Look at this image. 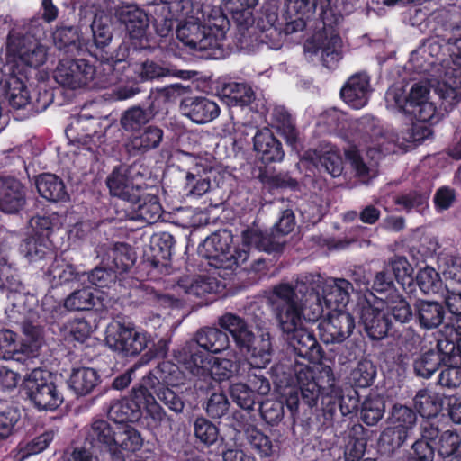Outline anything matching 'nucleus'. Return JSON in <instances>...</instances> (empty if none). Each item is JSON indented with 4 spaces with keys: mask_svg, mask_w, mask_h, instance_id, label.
I'll list each match as a JSON object with an SVG mask.
<instances>
[{
    "mask_svg": "<svg viewBox=\"0 0 461 461\" xmlns=\"http://www.w3.org/2000/svg\"><path fill=\"white\" fill-rule=\"evenodd\" d=\"M352 291V284L344 278L304 273L294 285H275L268 302L285 339L300 356L308 357L318 352V344L305 322L317 321L325 311L344 310Z\"/></svg>",
    "mask_w": 461,
    "mask_h": 461,
    "instance_id": "obj_1",
    "label": "nucleus"
},
{
    "mask_svg": "<svg viewBox=\"0 0 461 461\" xmlns=\"http://www.w3.org/2000/svg\"><path fill=\"white\" fill-rule=\"evenodd\" d=\"M176 21V37L185 46L196 50L221 46L228 30L226 17L210 5L191 0H162Z\"/></svg>",
    "mask_w": 461,
    "mask_h": 461,
    "instance_id": "obj_2",
    "label": "nucleus"
},
{
    "mask_svg": "<svg viewBox=\"0 0 461 461\" xmlns=\"http://www.w3.org/2000/svg\"><path fill=\"white\" fill-rule=\"evenodd\" d=\"M451 62L438 63L442 49L437 38L427 40L411 53V61L420 73L432 74L431 86L442 100L445 110L461 100V37L450 49Z\"/></svg>",
    "mask_w": 461,
    "mask_h": 461,
    "instance_id": "obj_3",
    "label": "nucleus"
},
{
    "mask_svg": "<svg viewBox=\"0 0 461 461\" xmlns=\"http://www.w3.org/2000/svg\"><path fill=\"white\" fill-rule=\"evenodd\" d=\"M218 324L231 335L235 345L240 351L248 353L249 361L253 366H268L273 355L269 332L264 331L258 338H256L245 320L231 312L221 315L218 320Z\"/></svg>",
    "mask_w": 461,
    "mask_h": 461,
    "instance_id": "obj_4",
    "label": "nucleus"
},
{
    "mask_svg": "<svg viewBox=\"0 0 461 461\" xmlns=\"http://www.w3.org/2000/svg\"><path fill=\"white\" fill-rule=\"evenodd\" d=\"M386 105L410 114L423 122H437L439 113L431 99L429 85L426 82L414 83L408 93L399 85L392 86L385 94Z\"/></svg>",
    "mask_w": 461,
    "mask_h": 461,
    "instance_id": "obj_5",
    "label": "nucleus"
},
{
    "mask_svg": "<svg viewBox=\"0 0 461 461\" xmlns=\"http://www.w3.org/2000/svg\"><path fill=\"white\" fill-rule=\"evenodd\" d=\"M232 235L223 230L207 237L198 247V253L203 258L212 260L210 264L218 268L234 269L247 261L254 249L253 245L230 248Z\"/></svg>",
    "mask_w": 461,
    "mask_h": 461,
    "instance_id": "obj_6",
    "label": "nucleus"
},
{
    "mask_svg": "<svg viewBox=\"0 0 461 461\" xmlns=\"http://www.w3.org/2000/svg\"><path fill=\"white\" fill-rule=\"evenodd\" d=\"M7 63L18 73L38 69L48 60V47L38 40L24 37V33L11 31L6 46Z\"/></svg>",
    "mask_w": 461,
    "mask_h": 461,
    "instance_id": "obj_7",
    "label": "nucleus"
},
{
    "mask_svg": "<svg viewBox=\"0 0 461 461\" xmlns=\"http://www.w3.org/2000/svg\"><path fill=\"white\" fill-rule=\"evenodd\" d=\"M23 389L39 410H56L64 401L63 394L52 381L50 373L41 368H35L25 375Z\"/></svg>",
    "mask_w": 461,
    "mask_h": 461,
    "instance_id": "obj_8",
    "label": "nucleus"
},
{
    "mask_svg": "<svg viewBox=\"0 0 461 461\" xmlns=\"http://www.w3.org/2000/svg\"><path fill=\"white\" fill-rule=\"evenodd\" d=\"M287 10L291 15L297 18L285 24L286 33L303 30L305 20L315 14H318L323 24L328 27L339 23L342 18L340 13L330 6V0H288Z\"/></svg>",
    "mask_w": 461,
    "mask_h": 461,
    "instance_id": "obj_9",
    "label": "nucleus"
},
{
    "mask_svg": "<svg viewBox=\"0 0 461 461\" xmlns=\"http://www.w3.org/2000/svg\"><path fill=\"white\" fill-rule=\"evenodd\" d=\"M105 342L114 351L124 356H135L148 347L149 337L144 331L113 321L106 327Z\"/></svg>",
    "mask_w": 461,
    "mask_h": 461,
    "instance_id": "obj_10",
    "label": "nucleus"
},
{
    "mask_svg": "<svg viewBox=\"0 0 461 461\" xmlns=\"http://www.w3.org/2000/svg\"><path fill=\"white\" fill-rule=\"evenodd\" d=\"M294 228V217L291 211L283 212L278 222L271 233L263 232L258 228H250L243 231V245H253L254 250L266 252L276 251L282 248L285 240L282 236L290 233Z\"/></svg>",
    "mask_w": 461,
    "mask_h": 461,
    "instance_id": "obj_11",
    "label": "nucleus"
},
{
    "mask_svg": "<svg viewBox=\"0 0 461 461\" xmlns=\"http://www.w3.org/2000/svg\"><path fill=\"white\" fill-rule=\"evenodd\" d=\"M95 76L94 66L85 59H62L54 71L57 83L70 89L90 86Z\"/></svg>",
    "mask_w": 461,
    "mask_h": 461,
    "instance_id": "obj_12",
    "label": "nucleus"
},
{
    "mask_svg": "<svg viewBox=\"0 0 461 461\" xmlns=\"http://www.w3.org/2000/svg\"><path fill=\"white\" fill-rule=\"evenodd\" d=\"M24 333L30 339L29 342L18 341L16 333L10 330H0V359L8 360L15 358L20 360L19 355L27 357H34L41 348L40 330L36 327L24 328Z\"/></svg>",
    "mask_w": 461,
    "mask_h": 461,
    "instance_id": "obj_13",
    "label": "nucleus"
},
{
    "mask_svg": "<svg viewBox=\"0 0 461 461\" xmlns=\"http://www.w3.org/2000/svg\"><path fill=\"white\" fill-rule=\"evenodd\" d=\"M354 328V318L341 308L327 311L326 317L319 323L320 337L326 344L343 342Z\"/></svg>",
    "mask_w": 461,
    "mask_h": 461,
    "instance_id": "obj_14",
    "label": "nucleus"
},
{
    "mask_svg": "<svg viewBox=\"0 0 461 461\" xmlns=\"http://www.w3.org/2000/svg\"><path fill=\"white\" fill-rule=\"evenodd\" d=\"M127 203L125 219L151 224L161 217L162 207L158 197L141 188Z\"/></svg>",
    "mask_w": 461,
    "mask_h": 461,
    "instance_id": "obj_15",
    "label": "nucleus"
},
{
    "mask_svg": "<svg viewBox=\"0 0 461 461\" xmlns=\"http://www.w3.org/2000/svg\"><path fill=\"white\" fill-rule=\"evenodd\" d=\"M391 152L394 153L396 149L386 146L380 149L368 147L365 154L360 153L356 148H350L345 154L357 176L366 183L377 176L378 163L382 155Z\"/></svg>",
    "mask_w": 461,
    "mask_h": 461,
    "instance_id": "obj_16",
    "label": "nucleus"
},
{
    "mask_svg": "<svg viewBox=\"0 0 461 461\" xmlns=\"http://www.w3.org/2000/svg\"><path fill=\"white\" fill-rule=\"evenodd\" d=\"M304 50L318 56L326 68H333L342 58V41L335 33H317L305 42Z\"/></svg>",
    "mask_w": 461,
    "mask_h": 461,
    "instance_id": "obj_17",
    "label": "nucleus"
},
{
    "mask_svg": "<svg viewBox=\"0 0 461 461\" xmlns=\"http://www.w3.org/2000/svg\"><path fill=\"white\" fill-rule=\"evenodd\" d=\"M385 307L386 302L383 298H376L372 304L362 308L360 321L372 339H384L389 330L392 320Z\"/></svg>",
    "mask_w": 461,
    "mask_h": 461,
    "instance_id": "obj_18",
    "label": "nucleus"
},
{
    "mask_svg": "<svg viewBox=\"0 0 461 461\" xmlns=\"http://www.w3.org/2000/svg\"><path fill=\"white\" fill-rule=\"evenodd\" d=\"M0 289L6 294L14 308L20 313L30 311L37 302L33 294L24 291L16 269L12 265L10 270H5L0 275Z\"/></svg>",
    "mask_w": 461,
    "mask_h": 461,
    "instance_id": "obj_19",
    "label": "nucleus"
},
{
    "mask_svg": "<svg viewBox=\"0 0 461 461\" xmlns=\"http://www.w3.org/2000/svg\"><path fill=\"white\" fill-rule=\"evenodd\" d=\"M185 379L184 373L177 366L169 361H164L149 375L144 378L145 388L136 392L135 398H138L139 394L145 396L148 388L179 386L184 384Z\"/></svg>",
    "mask_w": 461,
    "mask_h": 461,
    "instance_id": "obj_20",
    "label": "nucleus"
},
{
    "mask_svg": "<svg viewBox=\"0 0 461 461\" xmlns=\"http://www.w3.org/2000/svg\"><path fill=\"white\" fill-rule=\"evenodd\" d=\"M134 168L121 166L115 168L107 178L110 193L126 203L141 188Z\"/></svg>",
    "mask_w": 461,
    "mask_h": 461,
    "instance_id": "obj_21",
    "label": "nucleus"
},
{
    "mask_svg": "<svg viewBox=\"0 0 461 461\" xmlns=\"http://www.w3.org/2000/svg\"><path fill=\"white\" fill-rule=\"evenodd\" d=\"M370 94L369 77L365 73L350 77L340 92L344 102L354 109L363 108L367 104Z\"/></svg>",
    "mask_w": 461,
    "mask_h": 461,
    "instance_id": "obj_22",
    "label": "nucleus"
},
{
    "mask_svg": "<svg viewBox=\"0 0 461 461\" xmlns=\"http://www.w3.org/2000/svg\"><path fill=\"white\" fill-rule=\"evenodd\" d=\"M253 149L257 157L264 163L280 162L285 152L280 141L268 128L258 131L253 138Z\"/></svg>",
    "mask_w": 461,
    "mask_h": 461,
    "instance_id": "obj_23",
    "label": "nucleus"
},
{
    "mask_svg": "<svg viewBox=\"0 0 461 461\" xmlns=\"http://www.w3.org/2000/svg\"><path fill=\"white\" fill-rule=\"evenodd\" d=\"M182 113L192 122L203 124L213 121L220 114L218 104L205 97H189L181 104Z\"/></svg>",
    "mask_w": 461,
    "mask_h": 461,
    "instance_id": "obj_24",
    "label": "nucleus"
},
{
    "mask_svg": "<svg viewBox=\"0 0 461 461\" xmlns=\"http://www.w3.org/2000/svg\"><path fill=\"white\" fill-rule=\"evenodd\" d=\"M108 295L104 291L90 286L76 290L64 301V306L69 311H89L93 308L105 306Z\"/></svg>",
    "mask_w": 461,
    "mask_h": 461,
    "instance_id": "obj_25",
    "label": "nucleus"
},
{
    "mask_svg": "<svg viewBox=\"0 0 461 461\" xmlns=\"http://www.w3.org/2000/svg\"><path fill=\"white\" fill-rule=\"evenodd\" d=\"M24 203V186L14 178H0V210L5 213H14Z\"/></svg>",
    "mask_w": 461,
    "mask_h": 461,
    "instance_id": "obj_26",
    "label": "nucleus"
},
{
    "mask_svg": "<svg viewBox=\"0 0 461 461\" xmlns=\"http://www.w3.org/2000/svg\"><path fill=\"white\" fill-rule=\"evenodd\" d=\"M115 15L125 25L131 38L140 40L145 36L149 20L143 10L134 5H127L117 8Z\"/></svg>",
    "mask_w": 461,
    "mask_h": 461,
    "instance_id": "obj_27",
    "label": "nucleus"
},
{
    "mask_svg": "<svg viewBox=\"0 0 461 461\" xmlns=\"http://www.w3.org/2000/svg\"><path fill=\"white\" fill-rule=\"evenodd\" d=\"M295 383L301 392L303 400L310 406L316 405L321 394L324 393L319 382L316 381L313 372L305 365L297 364L294 367Z\"/></svg>",
    "mask_w": 461,
    "mask_h": 461,
    "instance_id": "obj_28",
    "label": "nucleus"
},
{
    "mask_svg": "<svg viewBox=\"0 0 461 461\" xmlns=\"http://www.w3.org/2000/svg\"><path fill=\"white\" fill-rule=\"evenodd\" d=\"M183 350L184 356L179 358V361L193 375L207 382L212 356L194 348V343H189Z\"/></svg>",
    "mask_w": 461,
    "mask_h": 461,
    "instance_id": "obj_29",
    "label": "nucleus"
},
{
    "mask_svg": "<svg viewBox=\"0 0 461 461\" xmlns=\"http://www.w3.org/2000/svg\"><path fill=\"white\" fill-rule=\"evenodd\" d=\"M101 375L92 367L73 368L68 384L69 389L78 397L90 394L101 383Z\"/></svg>",
    "mask_w": 461,
    "mask_h": 461,
    "instance_id": "obj_30",
    "label": "nucleus"
},
{
    "mask_svg": "<svg viewBox=\"0 0 461 461\" xmlns=\"http://www.w3.org/2000/svg\"><path fill=\"white\" fill-rule=\"evenodd\" d=\"M100 126L98 118L81 113L74 118L66 129L67 136L76 141L88 144L94 138H100L97 128Z\"/></svg>",
    "mask_w": 461,
    "mask_h": 461,
    "instance_id": "obj_31",
    "label": "nucleus"
},
{
    "mask_svg": "<svg viewBox=\"0 0 461 461\" xmlns=\"http://www.w3.org/2000/svg\"><path fill=\"white\" fill-rule=\"evenodd\" d=\"M114 452L111 455L119 461H124L122 452L135 453L143 446V438L139 430L128 424L117 425L115 434Z\"/></svg>",
    "mask_w": 461,
    "mask_h": 461,
    "instance_id": "obj_32",
    "label": "nucleus"
},
{
    "mask_svg": "<svg viewBox=\"0 0 461 461\" xmlns=\"http://www.w3.org/2000/svg\"><path fill=\"white\" fill-rule=\"evenodd\" d=\"M117 425H111L104 420H95L87 431L86 440L94 447L106 449L110 454L114 452Z\"/></svg>",
    "mask_w": 461,
    "mask_h": 461,
    "instance_id": "obj_33",
    "label": "nucleus"
},
{
    "mask_svg": "<svg viewBox=\"0 0 461 461\" xmlns=\"http://www.w3.org/2000/svg\"><path fill=\"white\" fill-rule=\"evenodd\" d=\"M85 272L77 270L73 265L62 258H56L45 273L46 280L52 286L62 285L73 281L85 283Z\"/></svg>",
    "mask_w": 461,
    "mask_h": 461,
    "instance_id": "obj_34",
    "label": "nucleus"
},
{
    "mask_svg": "<svg viewBox=\"0 0 461 461\" xmlns=\"http://www.w3.org/2000/svg\"><path fill=\"white\" fill-rule=\"evenodd\" d=\"M135 262L134 253L131 248L124 243L114 244L109 249L104 258L102 263L106 267L111 268L115 274L116 272L123 273L130 269Z\"/></svg>",
    "mask_w": 461,
    "mask_h": 461,
    "instance_id": "obj_35",
    "label": "nucleus"
},
{
    "mask_svg": "<svg viewBox=\"0 0 461 461\" xmlns=\"http://www.w3.org/2000/svg\"><path fill=\"white\" fill-rule=\"evenodd\" d=\"M163 139V131L156 126H148L139 134L133 135L127 142V149L131 155L143 154L156 149Z\"/></svg>",
    "mask_w": 461,
    "mask_h": 461,
    "instance_id": "obj_36",
    "label": "nucleus"
},
{
    "mask_svg": "<svg viewBox=\"0 0 461 461\" xmlns=\"http://www.w3.org/2000/svg\"><path fill=\"white\" fill-rule=\"evenodd\" d=\"M195 172H188L186 175V185L188 195L200 197L211 188V176L214 172L212 165H204L202 161L196 163Z\"/></svg>",
    "mask_w": 461,
    "mask_h": 461,
    "instance_id": "obj_37",
    "label": "nucleus"
},
{
    "mask_svg": "<svg viewBox=\"0 0 461 461\" xmlns=\"http://www.w3.org/2000/svg\"><path fill=\"white\" fill-rule=\"evenodd\" d=\"M271 371L280 387L283 385L288 386L287 392L285 393V404L292 415L296 414L299 405V390L296 385L290 386L294 383L292 370L283 363H278L271 368Z\"/></svg>",
    "mask_w": 461,
    "mask_h": 461,
    "instance_id": "obj_38",
    "label": "nucleus"
},
{
    "mask_svg": "<svg viewBox=\"0 0 461 461\" xmlns=\"http://www.w3.org/2000/svg\"><path fill=\"white\" fill-rule=\"evenodd\" d=\"M196 344L203 349L218 354L230 346L229 336L217 328H203L194 337Z\"/></svg>",
    "mask_w": 461,
    "mask_h": 461,
    "instance_id": "obj_39",
    "label": "nucleus"
},
{
    "mask_svg": "<svg viewBox=\"0 0 461 461\" xmlns=\"http://www.w3.org/2000/svg\"><path fill=\"white\" fill-rule=\"evenodd\" d=\"M140 410L141 405L135 398H123L112 404L108 415L114 425L127 424L139 420Z\"/></svg>",
    "mask_w": 461,
    "mask_h": 461,
    "instance_id": "obj_40",
    "label": "nucleus"
},
{
    "mask_svg": "<svg viewBox=\"0 0 461 461\" xmlns=\"http://www.w3.org/2000/svg\"><path fill=\"white\" fill-rule=\"evenodd\" d=\"M35 184L38 193L48 201L59 202L68 198L63 181L55 175H40L36 178Z\"/></svg>",
    "mask_w": 461,
    "mask_h": 461,
    "instance_id": "obj_41",
    "label": "nucleus"
},
{
    "mask_svg": "<svg viewBox=\"0 0 461 461\" xmlns=\"http://www.w3.org/2000/svg\"><path fill=\"white\" fill-rule=\"evenodd\" d=\"M420 325L427 330L438 327L444 320L442 305L433 301H420L415 305Z\"/></svg>",
    "mask_w": 461,
    "mask_h": 461,
    "instance_id": "obj_42",
    "label": "nucleus"
},
{
    "mask_svg": "<svg viewBox=\"0 0 461 461\" xmlns=\"http://www.w3.org/2000/svg\"><path fill=\"white\" fill-rule=\"evenodd\" d=\"M178 285L185 293L197 297L217 293L220 288L215 278L206 276H185L180 279Z\"/></svg>",
    "mask_w": 461,
    "mask_h": 461,
    "instance_id": "obj_43",
    "label": "nucleus"
},
{
    "mask_svg": "<svg viewBox=\"0 0 461 461\" xmlns=\"http://www.w3.org/2000/svg\"><path fill=\"white\" fill-rule=\"evenodd\" d=\"M221 95L227 99L229 105L247 106L252 103L255 95L251 87L244 83L229 82L222 86Z\"/></svg>",
    "mask_w": 461,
    "mask_h": 461,
    "instance_id": "obj_44",
    "label": "nucleus"
},
{
    "mask_svg": "<svg viewBox=\"0 0 461 461\" xmlns=\"http://www.w3.org/2000/svg\"><path fill=\"white\" fill-rule=\"evenodd\" d=\"M414 405L422 417L430 419L436 417L441 411L442 399L438 393L423 389L417 393Z\"/></svg>",
    "mask_w": 461,
    "mask_h": 461,
    "instance_id": "obj_45",
    "label": "nucleus"
},
{
    "mask_svg": "<svg viewBox=\"0 0 461 461\" xmlns=\"http://www.w3.org/2000/svg\"><path fill=\"white\" fill-rule=\"evenodd\" d=\"M174 244V238L168 232L158 233L152 237L150 241L151 260L155 267L166 265V262L171 258Z\"/></svg>",
    "mask_w": 461,
    "mask_h": 461,
    "instance_id": "obj_46",
    "label": "nucleus"
},
{
    "mask_svg": "<svg viewBox=\"0 0 461 461\" xmlns=\"http://www.w3.org/2000/svg\"><path fill=\"white\" fill-rule=\"evenodd\" d=\"M22 254L30 261L37 262L51 253L49 239L32 235L25 239L20 247Z\"/></svg>",
    "mask_w": 461,
    "mask_h": 461,
    "instance_id": "obj_47",
    "label": "nucleus"
},
{
    "mask_svg": "<svg viewBox=\"0 0 461 461\" xmlns=\"http://www.w3.org/2000/svg\"><path fill=\"white\" fill-rule=\"evenodd\" d=\"M244 433L247 442L258 455L261 457H270L273 455V443L270 438L255 425H247Z\"/></svg>",
    "mask_w": 461,
    "mask_h": 461,
    "instance_id": "obj_48",
    "label": "nucleus"
},
{
    "mask_svg": "<svg viewBox=\"0 0 461 461\" xmlns=\"http://www.w3.org/2000/svg\"><path fill=\"white\" fill-rule=\"evenodd\" d=\"M375 376V366L371 360L367 358H362L351 370L349 375V382L355 387L366 388L374 383Z\"/></svg>",
    "mask_w": 461,
    "mask_h": 461,
    "instance_id": "obj_49",
    "label": "nucleus"
},
{
    "mask_svg": "<svg viewBox=\"0 0 461 461\" xmlns=\"http://www.w3.org/2000/svg\"><path fill=\"white\" fill-rule=\"evenodd\" d=\"M320 166L331 176L337 177L343 171V161L339 149L326 145L319 154H315Z\"/></svg>",
    "mask_w": 461,
    "mask_h": 461,
    "instance_id": "obj_50",
    "label": "nucleus"
},
{
    "mask_svg": "<svg viewBox=\"0 0 461 461\" xmlns=\"http://www.w3.org/2000/svg\"><path fill=\"white\" fill-rule=\"evenodd\" d=\"M271 125L284 136L289 145L295 143L297 132L291 116L284 108L278 107L274 110Z\"/></svg>",
    "mask_w": 461,
    "mask_h": 461,
    "instance_id": "obj_51",
    "label": "nucleus"
},
{
    "mask_svg": "<svg viewBox=\"0 0 461 461\" xmlns=\"http://www.w3.org/2000/svg\"><path fill=\"white\" fill-rule=\"evenodd\" d=\"M91 29L96 47L103 48L111 42L113 35L109 15L104 13L95 14Z\"/></svg>",
    "mask_w": 461,
    "mask_h": 461,
    "instance_id": "obj_52",
    "label": "nucleus"
},
{
    "mask_svg": "<svg viewBox=\"0 0 461 461\" xmlns=\"http://www.w3.org/2000/svg\"><path fill=\"white\" fill-rule=\"evenodd\" d=\"M7 97L10 104L14 108H23L26 106L31 100L29 90L25 84L16 77H11L7 82Z\"/></svg>",
    "mask_w": 461,
    "mask_h": 461,
    "instance_id": "obj_53",
    "label": "nucleus"
},
{
    "mask_svg": "<svg viewBox=\"0 0 461 461\" xmlns=\"http://www.w3.org/2000/svg\"><path fill=\"white\" fill-rule=\"evenodd\" d=\"M384 411V398L380 395L370 396L363 403L361 417L366 425L373 426L383 418Z\"/></svg>",
    "mask_w": 461,
    "mask_h": 461,
    "instance_id": "obj_54",
    "label": "nucleus"
},
{
    "mask_svg": "<svg viewBox=\"0 0 461 461\" xmlns=\"http://www.w3.org/2000/svg\"><path fill=\"white\" fill-rule=\"evenodd\" d=\"M239 367L238 362L212 357L208 380L213 379L219 382L228 380L238 374Z\"/></svg>",
    "mask_w": 461,
    "mask_h": 461,
    "instance_id": "obj_55",
    "label": "nucleus"
},
{
    "mask_svg": "<svg viewBox=\"0 0 461 461\" xmlns=\"http://www.w3.org/2000/svg\"><path fill=\"white\" fill-rule=\"evenodd\" d=\"M258 4V0H229L226 9L232 13L239 24L248 26L253 23L251 10Z\"/></svg>",
    "mask_w": 461,
    "mask_h": 461,
    "instance_id": "obj_56",
    "label": "nucleus"
},
{
    "mask_svg": "<svg viewBox=\"0 0 461 461\" xmlns=\"http://www.w3.org/2000/svg\"><path fill=\"white\" fill-rule=\"evenodd\" d=\"M267 18L270 24L262 31L260 41L272 50H279L282 47L285 36L287 34L285 28L283 32L281 27L275 24L277 20L276 14H270Z\"/></svg>",
    "mask_w": 461,
    "mask_h": 461,
    "instance_id": "obj_57",
    "label": "nucleus"
},
{
    "mask_svg": "<svg viewBox=\"0 0 461 461\" xmlns=\"http://www.w3.org/2000/svg\"><path fill=\"white\" fill-rule=\"evenodd\" d=\"M386 302L385 311L392 315L395 321L402 323L407 322L411 318V310L409 303L399 294L393 293L389 298L384 300Z\"/></svg>",
    "mask_w": 461,
    "mask_h": 461,
    "instance_id": "obj_58",
    "label": "nucleus"
},
{
    "mask_svg": "<svg viewBox=\"0 0 461 461\" xmlns=\"http://www.w3.org/2000/svg\"><path fill=\"white\" fill-rule=\"evenodd\" d=\"M445 303L447 308L450 325L456 330V334L461 338V291L447 290Z\"/></svg>",
    "mask_w": 461,
    "mask_h": 461,
    "instance_id": "obj_59",
    "label": "nucleus"
},
{
    "mask_svg": "<svg viewBox=\"0 0 461 461\" xmlns=\"http://www.w3.org/2000/svg\"><path fill=\"white\" fill-rule=\"evenodd\" d=\"M408 436L404 430L396 429L390 424L381 434L379 446L385 453H392L405 442Z\"/></svg>",
    "mask_w": 461,
    "mask_h": 461,
    "instance_id": "obj_60",
    "label": "nucleus"
},
{
    "mask_svg": "<svg viewBox=\"0 0 461 461\" xmlns=\"http://www.w3.org/2000/svg\"><path fill=\"white\" fill-rule=\"evenodd\" d=\"M229 391L232 401L242 409L251 410L257 402V396L249 384L235 383Z\"/></svg>",
    "mask_w": 461,
    "mask_h": 461,
    "instance_id": "obj_61",
    "label": "nucleus"
},
{
    "mask_svg": "<svg viewBox=\"0 0 461 461\" xmlns=\"http://www.w3.org/2000/svg\"><path fill=\"white\" fill-rule=\"evenodd\" d=\"M416 422V414L406 406H394L393 409L392 416L390 418V424L393 425L400 430H404L409 437L410 433Z\"/></svg>",
    "mask_w": 461,
    "mask_h": 461,
    "instance_id": "obj_62",
    "label": "nucleus"
},
{
    "mask_svg": "<svg viewBox=\"0 0 461 461\" xmlns=\"http://www.w3.org/2000/svg\"><path fill=\"white\" fill-rule=\"evenodd\" d=\"M249 368L247 374V381L252 391L257 395H267L270 392L271 385L269 380L265 376L263 369L267 366L262 367L253 366L248 360Z\"/></svg>",
    "mask_w": 461,
    "mask_h": 461,
    "instance_id": "obj_63",
    "label": "nucleus"
},
{
    "mask_svg": "<svg viewBox=\"0 0 461 461\" xmlns=\"http://www.w3.org/2000/svg\"><path fill=\"white\" fill-rule=\"evenodd\" d=\"M104 266L95 267L89 274L86 273L85 281L87 280L90 283L91 288L103 291L102 289L110 288L115 283L116 274L111 268L106 267L105 265Z\"/></svg>",
    "mask_w": 461,
    "mask_h": 461,
    "instance_id": "obj_64",
    "label": "nucleus"
}]
</instances>
